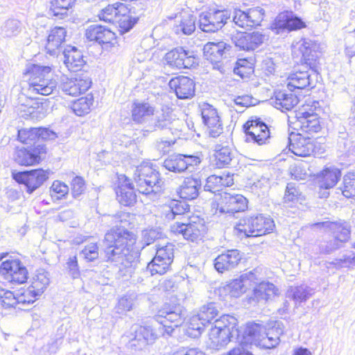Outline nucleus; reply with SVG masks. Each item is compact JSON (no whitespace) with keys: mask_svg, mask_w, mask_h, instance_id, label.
I'll return each instance as SVG.
<instances>
[{"mask_svg":"<svg viewBox=\"0 0 355 355\" xmlns=\"http://www.w3.org/2000/svg\"><path fill=\"white\" fill-rule=\"evenodd\" d=\"M50 196L53 200L64 198L69 193V187L60 180H55L50 187Z\"/></svg>","mask_w":355,"mask_h":355,"instance_id":"nucleus-50","label":"nucleus"},{"mask_svg":"<svg viewBox=\"0 0 355 355\" xmlns=\"http://www.w3.org/2000/svg\"><path fill=\"white\" fill-rule=\"evenodd\" d=\"M196 18L193 15H184L180 21H177L178 24L174 26L175 33L176 34L182 33L186 35L192 34L196 30Z\"/></svg>","mask_w":355,"mask_h":355,"instance_id":"nucleus-41","label":"nucleus"},{"mask_svg":"<svg viewBox=\"0 0 355 355\" xmlns=\"http://www.w3.org/2000/svg\"><path fill=\"white\" fill-rule=\"evenodd\" d=\"M340 177L341 172L338 168L327 167L318 175L319 186L324 189L333 188Z\"/></svg>","mask_w":355,"mask_h":355,"instance_id":"nucleus-36","label":"nucleus"},{"mask_svg":"<svg viewBox=\"0 0 355 355\" xmlns=\"http://www.w3.org/2000/svg\"><path fill=\"white\" fill-rule=\"evenodd\" d=\"M313 76H317L313 69L296 71L288 76L287 87L291 92L295 89H303L309 86L314 87Z\"/></svg>","mask_w":355,"mask_h":355,"instance_id":"nucleus-31","label":"nucleus"},{"mask_svg":"<svg viewBox=\"0 0 355 355\" xmlns=\"http://www.w3.org/2000/svg\"><path fill=\"white\" fill-rule=\"evenodd\" d=\"M185 310L180 304L164 303L159 309L157 318H164L174 323L173 326H167L160 322H154L144 325L132 327V338L128 344V348L136 352L146 349L152 346L160 337H171L175 327L182 324L184 320Z\"/></svg>","mask_w":355,"mask_h":355,"instance_id":"nucleus-1","label":"nucleus"},{"mask_svg":"<svg viewBox=\"0 0 355 355\" xmlns=\"http://www.w3.org/2000/svg\"><path fill=\"white\" fill-rule=\"evenodd\" d=\"M168 86L180 99L191 98L195 94L194 81L187 76H181L172 78Z\"/></svg>","mask_w":355,"mask_h":355,"instance_id":"nucleus-26","label":"nucleus"},{"mask_svg":"<svg viewBox=\"0 0 355 355\" xmlns=\"http://www.w3.org/2000/svg\"><path fill=\"white\" fill-rule=\"evenodd\" d=\"M71 193L74 198L79 197L85 189V182L82 177L76 176L71 181Z\"/></svg>","mask_w":355,"mask_h":355,"instance_id":"nucleus-64","label":"nucleus"},{"mask_svg":"<svg viewBox=\"0 0 355 355\" xmlns=\"http://www.w3.org/2000/svg\"><path fill=\"white\" fill-rule=\"evenodd\" d=\"M0 300L1 301L2 306L6 309L15 307L17 304H19L17 294L15 295L10 291H5Z\"/></svg>","mask_w":355,"mask_h":355,"instance_id":"nucleus-62","label":"nucleus"},{"mask_svg":"<svg viewBox=\"0 0 355 355\" xmlns=\"http://www.w3.org/2000/svg\"><path fill=\"white\" fill-rule=\"evenodd\" d=\"M116 193L119 202L124 206L132 205L136 202V194L129 181L125 180V184L119 186Z\"/></svg>","mask_w":355,"mask_h":355,"instance_id":"nucleus-39","label":"nucleus"},{"mask_svg":"<svg viewBox=\"0 0 355 355\" xmlns=\"http://www.w3.org/2000/svg\"><path fill=\"white\" fill-rule=\"evenodd\" d=\"M119 17L114 24H117L125 32L129 31L137 21V18L132 17L130 13H124Z\"/></svg>","mask_w":355,"mask_h":355,"instance_id":"nucleus-58","label":"nucleus"},{"mask_svg":"<svg viewBox=\"0 0 355 355\" xmlns=\"http://www.w3.org/2000/svg\"><path fill=\"white\" fill-rule=\"evenodd\" d=\"M178 121L179 120H176L173 114V110L166 105H163L159 109L155 108L146 130L154 132L171 130L173 128L174 123Z\"/></svg>","mask_w":355,"mask_h":355,"instance_id":"nucleus-17","label":"nucleus"},{"mask_svg":"<svg viewBox=\"0 0 355 355\" xmlns=\"http://www.w3.org/2000/svg\"><path fill=\"white\" fill-rule=\"evenodd\" d=\"M134 180L139 193L146 196H155L161 191L162 181L159 173L152 163L142 162L137 166Z\"/></svg>","mask_w":355,"mask_h":355,"instance_id":"nucleus-6","label":"nucleus"},{"mask_svg":"<svg viewBox=\"0 0 355 355\" xmlns=\"http://www.w3.org/2000/svg\"><path fill=\"white\" fill-rule=\"evenodd\" d=\"M233 152L228 146L216 145L215 148V164L218 168L225 167L230 164L233 158Z\"/></svg>","mask_w":355,"mask_h":355,"instance_id":"nucleus-43","label":"nucleus"},{"mask_svg":"<svg viewBox=\"0 0 355 355\" xmlns=\"http://www.w3.org/2000/svg\"><path fill=\"white\" fill-rule=\"evenodd\" d=\"M37 128H23L18 130V139L23 144L32 145L37 140Z\"/></svg>","mask_w":355,"mask_h":355,"instance_id":"nucleus-53","label":"nucleus"},{"mask_svg":"<svg viewBox=\"0 0 355 355\" xmlns=\"http://www.w3.org/2000/svg\"><path fill=\"white\" fill-rule=\"evenodd\" d=\"M201 114L210 136L218 137L223 132V127L216 110L209 104H204L202 106Z\"/></svg>","mask_w":355,"mask_h":355,"instance_id":"nucleus-25","label":"nucleus"},{"mask_svg":"<svg viewBox=\"0 0 355 355\" xmlns=\"http://www.w3.org/2000/svg\"><path fill=\"white\" fill-rule=\"evenodd\" d=\"M296 125L303 132L312 134L320 130L321 125L317 114L300 110L296 114Z\"/></svg>","mask_w":355,"mask_h":355,"instance_id":"nucleus-32","label":"nucleus"},{"mask_svg":"<svg viewBox=\"0 0 355 355\" xmlns=\"http://www.w3.org/2000/svg\"><path fill=\"white\" fill-rule=\"evenodd\" d=\"M17 295L19 304H33L40 295L37 294L35 290L29 286L27 289L18 293Z\"/></svg>","mask_w":355,"mask_h":355,"instance_id":"nucleus-59","label":"nucleus"},{"mask_svg":"<svg viewBox=\"0 0 355 355\" xmlns=\"http://www.w3.org/2000/svg\"><path fill=\"white\" fill-rule=\"evenodd\" d=\"M249 27H256L261 25L265 16V10L261 7L250 8L246 10Z\"/></svg>","mask_w":355,"mask_h":355,"instance_id":"nucleus-48","label":"nucleus"},{"mask_svg":"<svg viewBox=\"0 0 355 355\" xmlns=\"http://www.w3.org/2000/svg\"><path fill=\"white\" fill-rule=\"evenodd\" d=\"M124 13L136 14V7L132 5L131 8H128L124 3L116 2L109 4L103 8L98 14V17L100 20L114 24L117 18L119 17V16L123 15Z\"/></svg>","mask_w":355,"mask_h":355,"instance_id":"nucleus-27","label":"nucleus"},{"mask_svg":"<svg viewBox=\"0 0 355 355\" xmlns=\"http://www.w3.org/2000/svg\"><path fill=\"white\" fill-rule=\"evenodd\" d=\"M313 293V290L305 285L291 286L286 297L293 299L296 304L306 301Z\"/></svg>","mask_w":355,"mask_h":355,"instance_id":"nucleus-42","label":"nucleus"},{"mask_svg":"<svg viewBox=\"0 0 355 355\" xmlns=\"http://www.w3.org/2000/svg\"><path fill=\"white\" fill-rule=\"evenodd\" d=\"M305 27L302 20L293 15L292 12L279 13L270 26L271 30L275 34H282Z\"/></svg>","mask_w":355,"mask_h":355,"instance_id":"nucleus-20","label":"nucleus"},{"mask_svg":"<svg viewBox=\"0 0 355 355\" xmlns=\"http://www.w3.org/2000/svg\"><path fill=\"white\" fill-rule=\"evenodd\" d=\"M173 247L171 243H167L166 245L157 246L155 257L159 258L162 260L172 263L173 261Z\"/></svg>","mask_w":355,"mask_h":355,"instance_id":"nucleus-57","label":"nucleus"},{"mask_svg":"<svg viewBox=\"0 0 355 355\" xmlns=\"http://www.w3.org/2000/svg\"><path fill=\"white\" fill-rule=\"evenodd\" d=\"M342 193L347 198L355 199V174L347 173L344 176Z\"/></svg>","mask_w":355,"mask_h":355,"instance_id":"nucleus-52","label":"nucleus"},{"mask_svg":"<svg viewBox=\"0 0 355 355\" xmlns=\"http://www.w3.org/2000/svg\"><path fill=\"white\" fill-rule=\"evenodd\" d=\"M135 241L134 234L121 226L111 228L103 240L105 261L119 267L123 275H130L139 261L140 253L132 248Z\"/></svg>","mask_w":355,"mask_h":355,"instance_id":"nucleus-2","label":"nucleus"},{"mask_svg":"<svg viewBox=\"0 0 355 355\" xmlns=\"http://www.w3.org/2000/svg\"><path fill=\"white\" fill-rule=\"evenodd\" d=\"M247 207L248 200L242 195L224 193L217 202L216 213L233 216L236 213L244 211Z\"/></svg>","mask_w":355,"mask_h":355,"instance_id":"nucleus-14","label":"nucleus"},{"mask_svg":"<svg viewBox=\"0 0 355 355\" xmlns=\"http://www.w3.org/2000/svg\"><path fill=\"white\" fill-rule=\"evenodd\" d=\"M292 48L293 55L296 57L301 56V61L309 66L310 69L315 68L319 57L318 45L315 42L309 39H301L294 43Z\"/></svg>","mask_w":355,"mask_h":355,"instance_id":"nucleus-13","label":"nucleus"},{"mask_svg":"<svg viewBox=\"0 0 355 355\" xmlns=\"http://www.w3.org/2000/svg\"><path fill=\"white\" fill-rule=\"evenodd\" d=\"M85 36L89 41H95L105 48L111 47L116 43V35L105 26L94 24L88 26Z\"/></svg>","mask_w":355,"mask_h":355,"instance_id":"nucleus-21","label":"nucleus"},{"mask_svg":"<svg viewBox=\"0 0 355 355\" xmlns=\"http://www.w3.org/2000/svg\"><path fill=\"white\" fill-rule=\"evenodd\" d=\"M236 322V318L227 314L216 320L209 332L207 347L214 350H220L231 341L235 333L240 338L238 329L235 328Z\"/></svg>","mask_w":355,"mask_h":355,"instance_id":"nucleus-3","label":"nucleus"},{"mask_svg":"<svg viewBox=\"0 0 355 355\" xmlns=\"http://www.w3.org/2000/svg\"><path fill=\"white\" fill-rule=\"evenodd\" d=\"M64 63L71 71H78L85 65V61L80 51L75 46H69L63 51Z\"/></svg>","mask_w":355,"mask_h":355,"instance_id":"nucleus-34","label":"nucleus"},{"mask_svg":"<svg viewBox=\"0 0 355 355\" xmlns=\"http://www.w3.org/2000/svg\"><path fill=\"white\" fill-rule=\"evenodd\" d=\"M162 236V233L157 229L145 230L142 232V241L146 245H150Z\"/></svg>","mask_w":355,"mask_h":355,"instance_id":"nucleus-61","label":"nucleus"},{"mask_svg":"<svg viewBox=\"0 0 355 355\" xmlns=\"http://www.w3.org/2000/svg\"><path fill=\"white\" fill-rule=\"evenodd\" d=\"M245 141L252 142L258 145L269 143L270 132L266 123L260 119L248 120L244 125Z\"/></svg>","mask_w":355,"mask_h":355,"instance_id":"nucleus-12","label":"nucleus"},{"mask_svg":"<svg viewBox=\"0 0 355 355\" xmlns=\"http://www.w3.org/2000/svg\"><path fill=\"white\" fill-rule=\"evenodd\" d=\"M91 80L82 78H66L61 84V89L66 94L78 96L85 92L91 86Z\"/></svg>","mask_w":355,"mask_h":355,"instance_id":"nucleus-33","label":"nucleus"},{"mask_svg":"<svg viewBox=\"0 0 355 355\" xmlns=\"http://www.w3.org/2000/svg\"><path fill=\"white\" fill-rule=\"evenodd\" d=\"M171 263L162 260L157 257H154L148 264L147 268L150 270L152 275L158 274L164 275L169 269Z\"/></svg>","mask_w":355,"mask_h":355,"instance_id":"nucleus-49","label":"nucleus"},{"mask_svg":"<svg viewBox=\"0 0 355 355\" xmlns=\"http://www.w3.org/2000/svg\"><path fill=\"white\" fill-rule=\"evenodd\" d=\"M239 346L232 349L229 352V355H253L252 353L250 352L252 345L248 342H245L244 333H243L242 337L239 338Z\"/></svg>","mask_w":355,"mask_h":355,"instance_id":"nucleus-60","label":"nucleus"},{"mask_svg":"<svg viewBox=\"0 0 355 355\" xmlns=\"http://www.w3.org/2000/svg\"><path fill=\"white\" fill-rule=\"evenodd\" d=\"M301 193L299 190L295 187L293 183H288L283 198L284 203L288 206H292L293 204L299 201Z\"/></svg>","mask_w":355,"mask_h":355,"instance_id":"nucleus-55","label":"nucleus"},{"mask_svg":"<svg viewBox=\"0 0 355 355\" xmlns=\"http://www.w3.org/2000/svg\"><path fill=\"white\" fill-rule=\"evenodd\" d=\"M46 153V147L37 144L34 147L21 148L17 150L15 160L20 165L30 166L38 164L42 155Z\"/></svg>","mask_w":355,"mask_h":355,"instance_id":"nucleus-23","label":"nucleus"},{"mask_svg":"<svg viewBox=\"0 0 355 355\" xmlns=\"http://www.w3.org/2000/svg\"><path fill=\"white\" fill-rule=\"evenodd\" d=\"M230 18L228 10L203 12L199 16V27L204 32L214 33L222 28Z\"/></svg>","mask_w":355,"mask_h":355,"instance_id":"nucleus-15","label":"nucleus"},{"mask_svg":"<svg viewBox=\"0 0 355 355\" xmlns=\"http://www.w3.org/2000/svg\"><path fill=\"white\" fill-rule=\"evenodd\" d=\"M67 31L63 27L56 26L50 31L45 44L46 53L55 55L65 40Z\"/></svg>","mask_w":355,"mask_h":355,"instance_id":"nucleus-35","label":"nucleus"},{"mask_svg":"<svg viewBox=\"0 0 355 355\" xmlns=\"http://www.w3.org/2000/svg\"><path fill=\"white\" fill-rule=\"evenodd\" d=\"M19 28V21L16 19H8L1 26L2 33L7 37L15 35Z\"/></svg>","mask_w":355,"mask_h":355,"instance_id":"nucleus-63","label":"nucleus"},{"mask_svg":"<svg viewBox=\"0 0 355 355\" xmlns=\"http://www.w3.org/2000/svg\"><path fill=\"white\" fill-rule=\"evenodd\" d=\"M49 171L42 168L12 173L13 179L19 183L24 184L29 193L39 188L49 178Z\"/></svg>","mask_w":355,"mask_h":355,"instance_id":"nucleus-18","label":"nucleus"},{"mask_svg":"<svg viewBox=\"0 0 355 355\" xmlns=\"http://www.w3.org/2000/svg\"><path fill=\"white\" fill-rule=\"evenodd\" d=\"M159 212L160 217L166 222L173 220H175V222H187L191 217L189 205L185 202L175 200L162 205Z\"/></svg>","mask_w":355,"mask_h":355,"instance_id":"nucleus-16","label":"nucleus"},{"mask_svg":"<svg viewBox=\"0 0 355 355\" xmlns=\"http://www.w3.org/2000/svg\"><path fill=\"white\" fill-rule=\"evenodd\" d=\"M257 282V271H250L242 274L238 279H233L229 284L220 287L219 292L220 294H228L230 297H238Z\"/></svg>","mask_w":355,"mask_h":355,"instance_id":"nucleus-11","label":"nucleus"},{"mask_svg":"<svg viewBox=\"0 0 355 355\" xmlns=\"http://www.w3.org/2000/svg\"><path fill=\"white\" fill-rule=\"evenodd\" d=\"M198 314L200 316L201 320L207 324L211 322V321L218 315V310L216 304L211 302L202 306Z\"/></svg>","mask_w":355,"mask_h":355,"instance_id":"nucleus-54","label":"nucleus"},{"mask_svg":"<svg viewBox=\"0 0 355 355\" xmlns=\"http://www.w3.org/2000/svg\"><path fill=\"white\" fill-rule=\"evenodd\" d=\"M274 227L275 223L271 218L259 214L241 220L236 229L243 232L247 237H256L270 233Z\"/></svg>","mask_w":355,"mask_h":355,"instance_id":"nucleus-8","label":"nucleus"},{"mask_svg":"<svg viewBox=\"0 0 355 355\" xmlns=\"http://www.w3.org/2000/svg\"><path fill=\"white\" fill-rule=\"evenodd\" d=\"M155 107L148 102L135 101L131 107V117L132 121L138 124H143L147 128L151 119Z\"/></svg>","mask_w":355,"mask_h":355,"instance_id":"nucleus-29","label":"nucleus"},{"mask_svg":"<svg viewBox=\"0 0 355 355\" xmlns=\"http://www.w3.org/2000/svg\"><path fill=\"white\" fill-rule=\"evenodd\" d=\"M51 72V68L49 66H28L26 73L30 76L28 92L44 96L51 94L57 87V82Z\"/></svg>","mask_w":355,"mask_h":355,"instance_id":"nucleus-5","label":"nucleus"},{"mask_svg":"<svg viewBox=\"0 0 355 355\" xmlns=\"http://www.w3.org/2000/svg\"><path fill=\"white\" fill-rule=\"evenodd\" d=\"M76 0H51L49 9L50 15L62 18L67 10L72 7Z\"/></svg>","mask_w":355,"mask_h":355,"instance_id":"nucleus-45","label":"nucleus"},{"mask_svg":"<svg viewBox=\"0 0 355 355\" xmlns=\"http://www.w3.org/2000/svg\"><path fill=\"white\" fill-rule=\"evenodd\" d=\"M94 98L92 95H87L74 101L71 105V110L78 116H83L89 112L93 105Z\"/></svg>","mask_w":355,"mask_h":355,"instance_id":"nucleus-46","label":"nucleus"},{"mask_svg":"<svg viewBox=\"0 0 355 355\" xmlns=\"http://www.w3.org/2000/svg\"><path fill=\"white\" fill-rule=\"evenodd\" d=\"M164 61L165 64L176 69H189L198 64V58L193 52L186 51L183 47H177L167 52Z\"/></svg>","mask_w":355,"mask_h":355,"instance_id":"nucleus-10","label":"nucleus"},{"mask_svg":"<svg viewBox=\"0 0 355 355\" xmlns=\"http://www.w3.org/2000/svg\"><path fill=\"white\" fill-rule=\"evenodd\" d=\"M201 187V178L198 175H191L184 178L178 189L177 193L182 199L193 200L199 196Z\"/></svg>","mask_w":355,"mask_h":355,"instance_id":"nucleus-30","label":"nucleus"},{"mask_svg":"<svg viewBox=\"0 0 355 355\" xmlns=\"http://www.w3.org/2000/svg\"><path fill=\"white\" fill-rule=\"evenodd\" d=\"M311 227L318 228L324 232L332 234L333 238L328 241H324L320 245L322 253L329 254L340 248L343 243L347 242L350 237V225L345 221H324L315 223Z\"/></svg>","mask_w":355,"mask_h":355,"instance_id":"nucleus-4","label":"nucleus"},{"mask_svg":"<svg viewBox=\"0 0 355 355\" xmlns=\"http://www.w3.org/2000/svg\"><path fill=\"white\" fill-rule=\"evenodd\" d=\"M241 259L242 256L239 250H229L214 259V268L218 272L223 273L235 268Z\"/></svg>","mask_w":355,"mask_h":355,"instance_id":"nucleus-28","label":"nucleus"},{"mask_svg":"<svg viewBox=\"0 0 355 355\" xmlns=\"http://www.w3.org/2000/svg\"><path fill=\"white\" fill-rule=\"evenodd\" d=\"M230 46L224 42H207L203 47V53L206 59L210 62L221 60L226 50H229Z\"/></svg>","mask_w":355,"mask_h":355,"instance_id":"nucleus-37","label":"nucleus"},{"mask_svg":"<svg viewBox=\"0 0 355 355\" xmlns=\"http://www.w3.org/2000/svg\"><path fill=\"white\" fill-rule=\"evenodd\" d=\"M49 284L48 273L44 270H38L33 277L31 285L33 289L35 290L37 294L40 295Z\"/></svg>","mask_w":355,"mask_h":355,"instance_id":"nucleus-47","label":"nucleus"},{"mask_svg":"<svg viewBox=\"0 0 355 355\" xmlns=\"http://www.w3.org/2000/svg\"><path fill=\"white\" fill-rule=\"evenodd\" d=\"M259 280L258 279V281ZM255 285L256 287L254 288V295L257 301L262 300L267 301L277 294L278 290L272 283L268 282L259 283L258 282Z\"/></svg>","mask_w":355,"mask_h":355,"instance_id":"nucleus-40","label":"nucleus"},{"mask_svg":"<svg viewBox=\"0 0 355 355\" xmlns=\"http://www.w3.org/2000/svg\"><path fill=\"white\" fill-rule=\"evenodd\" d=\"M184 154H173L166 158L163 166L168 171L174 173H182L186 171V164L183 161Z\"/></svg>","mask_w":355,"mask_h":355,"instance_id":"nucleus-44","label":"nucleus"},{"mask_svg":"<svg viewBox=\"0 0 355 355\" xmlns=\"http://www.w3.org/2000/svg\"><path fill=\"white\" fill-rule=\"evenodd\" d=\"M99 248L97 243H89L80 252V257L87 261H93L98 258Z\"/></svg>","mask_w":355,"mask_h":355,"instance_id":"nucleus-51","label":"nucleus"},{"mask_svg":"<svg viewBox=\"0 0 355 355\" xmlns=\"http://www.w3.org/2000/svg\"><path fill=\"white\" fill-rule=\"evenodd\" d=\"M206 324L207 323L204 322L201 320L199 314L195 315L189 319L188 330L192 331L193 332H191L190 334L196 337L201 334Z\"/></svg>","mask_w":355,"mask_h":355,"instance_id":"nucleus-56","label":"nucleus"},{"mask_svg":"<svg viewBox=\"0 0 355 355\" xmlns=\"http://www.w3.org/2000/svg\"><path fill=\"white\" fill-rule=\"evenodd\" d=\"M0 275L11 283L23 284L28 278L25 266L18 259L6 260L0 266Z\"/></svg>","mask_w":355,"mask_h":355,"instance_id":"nucleus-19","label":"nucleus"},{"mask_svg":"<svg viewBox=\"0 0 355 355\" xmlns=\"http://www.w3.org/2000/svg\"><path fill=\"white\" fill-rule=\"evenodd\" d=\"M243 333L245 342L261 348L272 349L279 343V335L282 334V329H271L266 332L264 327L257 323H248Z\"/></svg>","mask_w":355,"mask_h":355,"instance_id":"nucleus-7","label":"nucleus"},{"mask_svg":"<svg viewBox=\"0 0 355 355\" xmlns=\"http://www.w3.org/2000/svg\"><path fill=\"white\" fill-rule=\"evenodd\" d=\"M266 36L260 32L237 33L232 37L235 46L241 50L253 51L261 45Z\"/></svg>","mask_w":355,"mask_h":355,"instance_id":"nucleus-24","label":"nucleus"},{"mask_svg":"<svg viewBox=\"0 0 355 355\" xmlns=\"http://www.w3.org/2000/svg\"><path fill=\"white\" fill-rule=\"evenodd\" d=\"M274 106L280 110H291L298 102V97L292 93L279 91L275 93V98H272Z\"/></svg>","mask_w":355,"mask_h":355,"instance_id":"nucleus-38","label":"nucleus"},{"mask_svg":"<svg viewBox=\"0 0 355 355\" xmlns=\"http://www.w3.org/2000/svg\"><path fill=\"white\" fill-rule=\"evenodd\" d=\"M289 150L299 157H308L314 151V144L311 139L300 133L291 132L288 138Z\"/></svg>","mask_w":355,"mask_h":355,"instance_id":"nucleus-22","label":"nucleus"},{"mask_svg":"<svg viewBox=\"0 0 355 355\" xmlns=\"http://www.w3.org/2000/svg\"><path fill=\"white\" fill-rule=\"evenodd\" d=\"M174 234H182L184 238L191 241L200 239L205 233L206 227L203 219L197 216H192L187 222H175L171 226Z\"/></svg>","mask_w":355,"mask_h":355,"instance_id":"nucleus-9","label":"nucleus"}]
</instances>
